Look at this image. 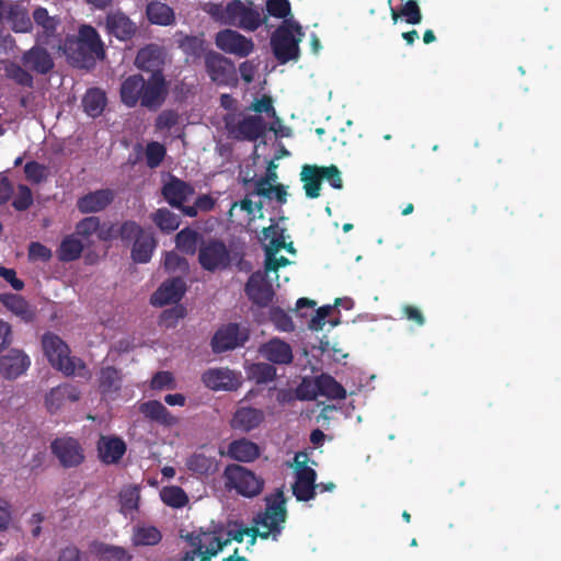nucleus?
Instances as JSON below:
<instances>
[{"label":"nucleus","mask_w":561,"mask_h":561,"mask_svg":"<svg viewBox=\"0 0 561 561\" xmlns=\"http://www.w3.org/2000/svg\"><path fill=\"white\" fill-rule=\"evenodd\" d=\"M262 241L265 250V272H256L252 274L247 284V294L255 304L265 306L274 295L272 284L267 278L272 273H276L282 266L290 264V261L284 256H278L280 250H286L290 254H295L293 242L287 241L285 229L278 224H272L263 229Z\"/></svg>","instance_id":"1"},{"label":"nucleus","mask_w":561,"mask_h":561,"mask_svg":"<svg viewBox=\"0 0 561 561\" xmlns=\"http://www.w3.org/2000/svg\"><path fill=\"white\" fill-rule=\"evenodd\" d=\"M253 533L254 529L242 527L234 522L227 524L213 522L206 529H201L190 536L193 550L186 553L183 561H195L196 559L209 561L232 540L242 542L245 536H250L253 543L255 540Z\"/></svg>","instance_id":"2"},{"label":"nucleus","mask_w":561,"mask_h":561,"mask_svg":"<svg viewBox=\"0 0 561 561\" xmlns=\"http://www.w3.org/2000/svg\"><path fill=\"white\" fill-rule=\"evenodd\" d=\"M276 168L277 165L274 161L268 163L266 175L255 182L254 191L247 195L240 204H232L229 210L230 219L236 216L238 208L242 214H244L243 219L249 224L257 218H263L262 203L260 201L261 197L275 199L279 204L286 203L287 187L282 184H277Z\"/></svg>","instance_id":"3"},{"label":"nucleus","mask_w":561,"mask_h":561,"mask_svg":"<svg viewBox=\"0 0 561 561\" xmlns=\"http://www.w3.org/2000/svg\"><path fill=\"white\" fill-rule=\"evenodd\" d=\"M61 45L58 50L78 67L88 68L96 59L104 57L103 43L95 28L90 25H82L78 37L67 36Z\"/></svg>","instance_id":"4"},{"label":"nucleus","mask_w":561,"mask_h":561,"mask_svg":"<svg viewBox=\"0 0 561 561\" xmlns=\"http://www.w3.org/2000/svg\"><path fill=\"white\" fill-rule=\"evenodd\" d=\"M204 10L221 24L237 26L250 32L257 30L263 23L261 13L251 2L245 4L240 0H233L226 5L207 3Z\"/></svg>","instance_id":"5"},{"label":"nucleus","mask_w":561,"mask_h":561,"mask_svg":"<svg viewBox=\"0 0 561 561\" xmlns=\"http://www.w3.org/2000/svg\"><path fill=\"white\" fill-rule=\"evenodd\" d=\"M316 463L310 460L307 453H297L289 467L294 471L293 493L298 501L313 499L316 490L320 492L332 491L335 485L332 482L316 484L317 473L313 469Z\"/></svg>","instance_id":"6"},{"label":"nucleus","mask_w":561,"mask_h":561,"mask_svg":"<svg viewBox=\"0 0 561 561\" xmlns=\"http://www.w3.org/2000/svg\"><path fill=\"white\" fill-rule=\"evenodd\" d=\"M304 35L301 25L295 19L283 21L276 28L271 37V46L280 64L298 59Z\"/></svg>","instance_id":"7"},{"label":"nucleus","mask_w":561,"mask_h":561,"mask_svg":"<svg viewBox=\"0 0 561 561\" xmlns=\"http://www.w3.org/2000/svg\"><path fill=\"white\" fill-rule=\"evenodd\" d=\"M43 350L49 363L67 376L84 377L85 366L81 359L70 356L68 345L57 335L47 333L42 340Z\"/></svg>","instance_id":"8"},{"label":"nucleus","mask_w":561,"mask_h":561,"mask_svg":"<svg viewBox=\"0 0 561 561\" xmlns=\"http://www.w3.org/2000/svg\"><path fill=\"white\" fill-rule=\"evenodd\" d=\"M285 504L286 500L282 490H277L266 497V510L255 520V531L260 537L268 538L272 536L276 538L280 534L286 520Z\"/></svg>","instance_id":"9"},{"label":"nucleus","mask_w":561,"mask_h":561,"mask_svg":"<svg viewBox=\"0 0 561 561\" xmlns=\"http://www.w3.org/2000/svg\"><path fill=\"white\" fill-rule=\"evenodd\" d=\"M226 486L242 496L253 497L263 489V480L249 469L231 465L225 470Z\"/></svg>","instance_id":"10"},{"label":"nucleus","mask_w":561,"mask_h":561,"mask_svg":"<svg viewBox=\"0 0 561 561\" xmlns=\"http://www.w3.org/2000/svg\"><path fill=\"white\" fill-rule=\"evenodd\" d=\"M118 232L124 240L136 239L131 250V256L135 262L147 263L151 259L156 248V240L152 233L142 230L133 221L125 222L121 226Z\"/></svg>","instance_id":"11"},{"label":"nucleus","mask_w":561,"mask_h":561,"mask_svg":"<svg viewBox=\"0 0 561 561\" xmlns=\"http://www.w3.org/2000/svg\"><path fill=\"white\" fill-rule=\"evenodd\" d=\"M225 121L228 133L237 139H257L267 127V123L261 115H243L242 117L228 115Z\"/></svg>","instance_id":"12"},{"label":"nucleus","mask_w":561,"mask_h":561,"mask_svg":"<svg viewBox=\"0 0 561 561\" xmlns=\"http://www.w3.org/2000/svg\"><path fill=\"white\" fill-rule=\"evenodd\" d=\"M33 21L37 30L35 41L58 50V46H62L57 34L60 24L59 18L50 15L47 9L37 7L33 11Z\"/></svg>","instance_id":"13"},{"label":"nucleus","mask_w":561,"mask_h":561,"mask_svg":"<svg viewBox=\"0 0 561 561\" xmlns=\"http://www.w3.org/2000/svg\"><path fill=\"white\" fill-rule=\"evenodd\" d=\"M202 381L214 391H232L241 386L242 375L228 367H214L202 375Z\"/></svg>","instance_id":"14"},{"label":"nucleus","mask_w":561,"mask_h":561,"mask_svg":"<svg viewBox=\"0 0 561 561\" xmlns=\"http://www.w3.org/2000/svg\"><path fill=\"white\" fill-rule=\"evenodd\" d=\"M215 43L220 50L241 58L249 56L254 49L251 38L230 28L218 32Z\"/></svg>","instance_id":"15"},{"label":"nucleus","mask_w":561,"mask_h":561,"mask_svg":"<svg viewBox=\"0 0 561 561\" xmlns=\"http://www.w3.org/2000/svg\"><path fill=\"white\" fill-rule=\"evenodd\" d=\"M205 66L211 81L219 85H228L236 79L233 62L216 51L205 55Z\"/></svg>","instance_id":"16"},{"label":"nucleus","mask_w":561,"mask_h":561,"mask_svg":"<svg viewBox=\"0 0 561 561\" xmlns=\"http://www.w3.org/2000/svg\"><path fill=\"white\" fill-rule=\"evenodd\" d=\"M0 19L10 24L16 33H28L33 28L27 8L21 1L8 3L0 1Z\"/></svg>","instance_id":"17"},{"label":"nucleus","mask_w":561,"mask_h":561,"mask_svg":"<svg viewBox=\"0 0 561 561\" xmlns=\"http://www.w3.org/2000/svg\"><path fill=\"white\" fill-rule=\"evenodd\" d=\"M249 333L245 328L237 324H228L220 328L213 337V350L216 353L233 350L244 344Z\"/></svg>","instance_id":"18"},{"label":"nucleus","mask_w":561,"mask_h":561,"mask_svg":"<svg viewBox=\"0 0 561 561\" xmlns=\"http://www.w3.org/2000/svg\"><path fill=\"white\" fill-rule=\"evenodd\" d=\"M198 261L203 268L217 271L228 266L230 256L224 243L210 241L201 247Z\"/></svg>","instance_id":"19"},{"label":"nucleus","mask_w":561,"mask_h":561,"mask_svg":"<svg viewBox=\"0 0 561 561\" xmlns=\"http://www.w3.org/2000/svg\"><path fill=\"white\" fill-rule=\"evenodd\" d=\"M80 391L70 383L51 388L45 394V407L49 413H57L80 399Z\"/></svg>","instance_id":"20"},{"label":"nucleus","mask_w":561,"mask_h":561,"mask_svg":"<svg viewBox=\"0 0 561 561\" xmlns=\"http://www.w3.org/2000/svg\"><path fill=\"white\" fill-rule=\"evenodd\" d=\"M51 449L64 467H75L83 459V450L79 443L71 437H60L53 442Z\"/></svg>","instance_id":"21"},{"label":"nucleus","mask_w":561,"mask_h":561,"mask_svg":"<svg viewBox=\"0 0 561 561\" xmlns=\"http://www.w3.org/2000/svg\"><path fill=\"white\" fill-rule=\"evenodd\" d=\"M30 357L21 350L13 348L0 357V375L5 379H16L26 373Z\"/></svg>","instance_id":"22"},{"label":"nucleus","mask_w":561,"mask_h":561,"mask_svg":"<svg viewBox=\"0 0 561 561\" xmlns=\"http://www.w3.org/2000/svg\"><path fill=\"white\" fill-rule=\"evenodd\" d=\"M45 46L49 47L35 41V45L23 54L22 62L27 69L46 75L54 68V60Z\"/></svg>","instance_id":"23"},{"label":"nucleus","mask_w":561,"mask_h":561,"mask_svg":"<svg viewBox=\"0 0 561 561\" xmlns=\"http://www.w3.org/2000/svg\"><path fill=\"white\" fill-rule=\"evenodd\" d=\"M119 228L115 226H100L96 217H87L76 227V234L81 238L83 243H90L91 238L96 234L99 239L108 240L118 233Z\"/></svg>","instance_id":"24"},{"label":"nucleus","mask_w":561,"mask_h":561,"mask_svg":"<svg viewBox=\"0 0 561 561\" xmlns=\"http://www.w3.org/2000/svg\"><path fill=\"white\" fill-rule=\"evenodd\" d=\"M185 289V283L182 278L176 277L165 280L151 296L150 301L158 307L175 304L182 298Z\"/></svg>","instance_id":"25"},{"label":"nucleus","mask_w":561,"mask_h":561,"mask_svg":"<svg viewBox=\"0 0 561 561\" xmlns=\"http://www.w3.org/2000/svg\"><path fill=\"white\" fill-rule=\"evenodd\" d=\"M259 352L263 358L277 365L290 364L294 358L291 346L277 337L261 345Z\"/></svg>","instance_id":"26"},{"label":"nucleus","mask_w":561,"mask_h":561,"mask_svg":"<svg viewBox=\"0 0 561 561\" xmlns=\"http://www.w3.org/2000/svg\"><path fill=\"white\" fill-rule=\"evenodd\" d=\"M105 25L107 32L119 41L130 39L137 31V25L121 11L110 12Z\"/></svg>","instance_id":"27"},{"label":"nucleus","mask_w":561,"mask_h":561,"mask_svg":"<svg viewBox=\"0 0 561 561\" xmlns=\"http://www.w3.org/2000/svg\"><path fill=\"white\" fill-rule=\"evenodd\" d=\"M165 96L164 79L160 72H153L149 81L145 82L141 104L149 108H156L161 105Z\"/></svg>","instance_id":"28"},{"label":"nucleus","mask_w":561,"mask_h":561,"mask_svg":"<svg viewBox=\"0 0 561 561\" xmlns=\"http://www.w3.org/2000/svg\"><path fill=\"white\" fill-rule=\"evenodd\" d=\"M139 411L149 420L154 421L163 426H174L179 420L172 415L168 409L159 401L151 400L139 405Z\"/></svg>","instance_id":"29"},{"label":"nucleus","mask_w":561,"mask_h":561,"mask_svg":"<svg viewBox=\"0 0 561 561\" xmlns=\"http://www.w3.org/2000/svg\"><path fill=\"white\" fill-rule=\"evenodd\" d=\"M113 201V193L110 190H100L82 196L78 203V209L83 214L103 210Z\"/></svg>","instance_id":"30"},{"label":"nucleus","mask_w":561,"mask_h":561,"mask_svg":"<svg viewBox=\"0 0 561 561\" xmlns=\"http://www.w3.org/2000/svg\"><path fill=\"white\" fill-rule=\"evenodd\" d=\"M99 455L103 462L115 463L126 451L125 443L117 437H101L98 444Z\"/></svg>","instance_id":"31"},{"label":"nucleus","mask_w":561,"mask_h":561,"mask_svg":"<svg viewBox=\"0 0 561 561\" xmlns=\"http://www.w3.org/2000/svg\"><path fill=\"white\" fill-rule=\"evenodd\" d=\"M264 419V414L261 410L254 408H240L236 411L231 426L242 432H250L257 427Z\"/></svg>","instance_id":"32"},{"label":"nucleus","mask_w":561,"mask_h":561,"mask_svg":"<svg viewBox=\"0 0 561 561\" xmlns=\"http://www.w3.org/2000/svg\"><path fill=\"white\" fill-rule=\"evenodd\" d=\"M145 80L139 75L126 78L121 87V98L125 105L134 107L138 101H141Z\"/></svg>","instance_id":"33"},{"label":"nucleus","mask_w":561,"mask_h":561,"mask_svg":"<svg viewBox=\"0 0 561 561\" xmlns=\"http://www.w3.org/2000/svg\"><path fill=\"white\" fill-rule=\"evenodd\" d=\"M193 195V188L181 180L171 178L163 186V196L167 202L175 207H180L190 196Z\"/></svg>","instance_id":"34"},{"label":"nucleus","mask_w":561,"mask_h":561,"mask_svg":"<svg viewBox=\"0 0 561 561\" xmlns=\"http://www.w3.org/2000/svg\"><path fill=\"white\" fill-rule=\"evenodd\" d=\"M185 467L193 474L206 476L216 471L217 462L213 456H208L203 450H198L186 458Z\"/></svg>","instance_id":"35"},{"label":"nucleus","mask_w":561,"mask_h":561,"mask_svg":"<svg viewBox=\"0 0 561 561\" xmlns=\"http://www.w3.org/2000/svg\"><path fill=\"white\" fill-rule=\"evenodd\" d=\"M322 180L323 178L320 167L306 164L301 168L300 181L304 184V190L307 197H319Z\"/></svg>","instance_id":"36"},{"label":"nucleus","mask_w":561,"mask_h":561,"mask_svg":"<svg viewBox=\"0 0 561 561\" xmlns=\"http://www.w3.org/2000/svg\"><path fill=\"white\" fill-rule=\"evenodd\" d=\"M228 455L234 460L250 462L260 456V448L255 443L242 438L229 445Z\"/></svg>","instance_id":"37"},{"label":"nucleus","mask_w":561,"mask_h":561,"mask_svg":"<svg viewBox=\"0 0 561 561\" xmlns=\"http://www.w3.org/2000/svg\"><path fill=\"white\" fill-rule=\"evenodd\" d=\"M0 301L8 310H10L22 321L28 322L34 319V310L21 296L13 294H2L0 295Z\"/></svg>","instance_id":"38"},{"label":"nucleus","mask_w":561,"mask_h":561,"mask_svg":"<svg viewBox=\"0 0 561 561\" xmlns=\"http://www.w3.org/2000/svg\"><path fill=\"white\" fill-rule=\"evenodd\" d=\"M146 14L152 24L168 26L174 23L175 14L171 7L160 1L147 4Z\"/></svg>","instance_id":"39"},{"label":"nucleus","mask_w":561,"mask_h":561,"mask_svg":"<svg viewBox=\"0 0 561 561\" xmlns=\"http://www.w3.org/2000/svg\"><path fill=\"white\" fill-rule=\"evenodd\" d=\"M135 64L141 70L158 72L162 64V51L158 46L149 45L138 51Z\"/></svg>","instance_id":"40"},{"label":"nucleus","mask_w":561,"mask_h":561,"mask_svg":"<svg viewBox=\"0 0 561 561\" xmlns=\"http://www.w3.org/2000/svg\"><path fill=\"white\" fill-rule=\"evenodd\" d=\"M139 489L137 485H126L119 493V511L128 518L134 519L139 505Z\"/></svg>","instance_id":"41"},{"label":"nucleus","mask_w":561,"mask_h":561,"mask_svg":"<svg viewBox=\"0 0 561 561\" xmlns=\"http://www.w3.org/2000/svg\"><path fill=\"white\" fill-rule=\"evenodd\" d=\"M403 3L399 10L391 9V18L394 23L402 20L408 24H419L422 21V13L415 0H401Z\"/></svg>","instance_id":"42"},{"label":"nucleus","mask_w":561,"mask_h":561,"mask_svg":"<svg viewBox=\"0 0 561 561\" xmlns=\"http://www.w3.org/2000/svg\"><path fill=\"white\" fill-rule=\"evenodd\" d=\"M244 370L249 380L256 383H267L276 377V369L266 363H248L244 364Z\"/></svg>","instance_id":"43"},{"label":"nucleus","mask_w":561,"mask_h":561,"mask_svg":"<svg viewBox=\"0 0 561 561\" xmlns=\"http://www.w3.org/2000/svg\"><path fill=\"white\" fill-rule=\"evenodd\" d=\"M84 112L91 117L102 114L106 105L105 93L100 89L89 90L82 100Z\"/></svg>","instance_id":"44"},{"label":"nucleus","mask_w":561,"mask_h":561,"mask_svg":"<svg viewBox=\"0 0 561 561\" xmlns=\"http://www.w3.org/2000/svg\"><path fill=\"white\" fill-rule=\"evenodd\" d=\"M162 536L153 526H136L133 530L131 541L135 546H154L160 542Z\"/></svg>","instance_id":"45"},{"label":"nucleus","mask_w":561,"mask_h":561,"mask_svg":"<svg viewBox=\"0 0 561 561\" xmlns=\"http://www.w3.org/2000/svg\"><path fill=\"white\" fill-rule=\"evenodd\" d=\"M99 387L105 398H113L121 387V377L118 376V373L112 367L103 368L100 375Z\"/></svg>","instance_id":"46"},{"label":"nucleus","mask_w":561,"mask_h":561,"mask_svg":"<svg viewBox=\"0 0 561 561\" xmlns=\"http://www.w3.org/2000/svg\"><path fill=\"white\" fill-rule=\"evenodd\" d=\"M83 245L76 236H68L60 243L58 256L61 261H73L80 256Z\"/></svg>","instance_id":"47"},{"label":"nucleus","mask_w":561,"mask_h":561,"mask_svg":"<svg viewBox=\"0 0 561 561\" xmlns=\"http://www.w3.org/2000/svg\"><path fill=\"white\" fill-rule=\"evenodd\" d=\"M319 396L330 399H344L346 390L331 376H319Z\"/></svg>","instance_id":"48"},{"label":"nucleus","mask_w":561,"mask_h":561,"mask_svg":"<svg viewBox=\"0 0 561 561\" xmlns=\"http://www.w3.org/2000/svg\"><path fill=\"white\" fill-rule=\"evenodd\" d=\"M4 75L7 78L13 80L18 84L24 87H31L33 84V77L30 72L22 68L20 65L13 61L4 60L2 61Z\"/></svg>","instance_id":"49"},{"label":"nucleus","mask_w":561,"mask_h":561,"mask_svg":"<svg viewBox=\"0 0 561 561\" xmlns=\"http://www.w3.org/2000/svg\"><path fill=\"white\" fill-rule=\"evenodd\" d=\"M152 220L163 232H172L180 226V218L169 209L161 208L152 214Z\"/></svg>","instance_id":"50"},{"label":"nucleus","mask_w":561,"mask_h":561,"mask_svg":"<svg viewBox=\"0 0 561 561\" xmlns=\"http://www.w3.org/2000/svg\"><path fill=\"white\" fill-rule=\"evenodd\" d=\"M160 497L164 504L175 508L183 507L188 501L186 493L176 485L164 486L160 491Z\"/></svg>","instance_id":"51"},{"label":"nucleus","mask_w":561,"mask_h":561,"mask_svg":"<svg viewBox=\"0 0 561 561\" xmlns=\"http://www.w3.org/2000/svg\"><path fill=\"white\" fill-rule=\"evenodd\" d=\"M175 241L179 250L187 254H194L198 242V233L186 228L176 234Z\"/></svg>","instance_id":"52"},{"label":"nucleus","mask_w":561,"mask_h":561,"mask_svg":"<svg viewBox=\"0 0 561 561\" xmlns=\"http://www.w3.org/2000/svg\"><path fill=\"white\" fill-rule=\"evenodd\" d=\"M266 11L271 16L283 21L294 19L288 0H266Z\"/></svg>","instance_id":"53"},{"label":"nucleus","mask_w":561,"mask_h":561,"mask_svg":"<svg viewBox=\"0 0 561 561\" xmlns=\"http://www.w3.org/2000/svg\"><path fill=\"white\" fill-rule=\"evenodd\" d=\"M249 110L254 112L255 115L262 116L264 114L266 118L275 117L276 113L272 96L266 94L254 98Z\"/></svg>","instance_id":"54"},{"label":"nucleus","mask_w":561,"mask_h":561,"mask_svg":"<svg viewBox=\"0 0 561 561\" xmlns=\"http://www.w3.org/2000/svg\"><path fill=\"white\" fill-rule=\"evenodd\" d=\"M319 377L304 378L297 387L296 396L300 400H313L319 396Z\"/></svg>","instance_id":"55"},{"label":"nucleus","mask_w":561,"mask_h":561,"mask_svg":"<svg viewBox=\"0 0 561 561\" xmlns=\"http://www.w3.org/2000/svg\"><path fill=\"white\" fill-rule=\"evenodd\" d=\"M182 50L191 57H198L205 51L204 39L199 37L184 36L178 39Z\"/></svg>","instance_id":"56"},{"label":"nucleus","mask_w":561,"mask_h":561,"mask_svg":"<svg viewBox=\"0 0 561 561\" xmlns=\"http://www.w3.org/2000/svg\"><path fill=\"white\" fill-rule=\"evenodd\" d=\"M270 318L276 329L279 331L291 332L295 329L291 318L280 308H272Z\"/></svg>","instance_id":"57"},{"label":"nucleus","mask_w":561,"mask_h":561,"mask_svg":"<svg viewBox=\"0 0 561 561\" xmlns=\"http://www.w3.org/2000/svg\"><path fill=\"white\" fill-rule=\"evenodd\" d=\"M150 387L153 390H171L176 388V381L170 371H159L152 377Z\"/></svg>","instance_id":"58"},{"label":"nucleus","mask_w":561,"mask_h":561,"mask_svg":"<svg viewBox=\"0 0 561 561\" xmlns=\"http://www.w3.org/2000/svg\"><path fill=\"white\" fill-rule=\"evenodd\" d=\"M165 156L164 147L159 142H150L146 148V160L150 168L158 167Z\"/></svg>","instance_id":"59"},{"label":"nucleus","mask_w":561,"mask_h":561,"mask_svg":"<svg viewBox=\"0 0 561 561\" xmlns=\"http://www.w3.org/2000/svg\"><path fill=\"white\" fill-rule=\"evenodd\" d=\"M33 203V195L31 190L26 185H19L16 195L13 199V206L18 210L27 209Z\"/></svg>","instance_id":"60"},{"label":"nucleus","mask_w":561,"mask_h":561,"mask_svg":"<svg viewBox=\"0 0 561 561\" xmlns=\"http://www.w3.org/2000/svg\"><path fill=\"white\" fill-rule=\"evenodd\" d=\"M215 205V199L210 195H202L199 196L193 206H188L183 209V211L191 217L197 215L201 211L210 210Z\"/></svg>","instance_id":"61"},{"label":"nucleus","mask_w":561,"mask_h":561,"mask_svg":"<svg viewBox=\"0 0 561 561\" xmlns=\"http://www.w3.org/2000/svg\"><path fill=\"white\" fill-rule=\"evenodd\" d=\"M25 176L33 183H39L46 179L47 172L43 164L37 162H28L24 167Z\"/></svg>","instance_id":"62"},{"label":"nucleus","mask_w":561,"mask_h":561,"mask_svg":"<svg viewBox=\"0 0 561 561\" xmlns=\"http://www.w3.org/2000/svg\"><path fill=\"white\" fill-rule=\"evenodd\" d=\"M163 265L168 272L184 273L187 270L186 261L174 252H168L165 254Z\"/></svg>","instance_id":"63"},{"label":"nucleus","mask_w":561,"mask_h":561,"mask_svg":"<svg viewBox=\"0 0 561 561\" xmlns=\"http://www.w3.org/2000/svg\"><path fill=\"white\" fill-rule=\"evenodd\" d=\"M333 308L334 307L330 305L320 307L310 319L308 328L312 331L322 330L325 324V318L331 313Z\"/></svg>","instance_id":"64"}]
</instances>
